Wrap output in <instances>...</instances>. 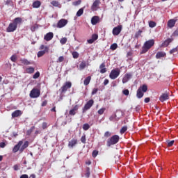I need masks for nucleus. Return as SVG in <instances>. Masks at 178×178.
I'll use <instances>...</instances> for the list:
<instances>
[{
  "mask_svg": "<svg viewBox=\"0 0 178 178\" xmlns=\"http://www.w3.org/2000/svg\"><path fill=\"white\" fill-rule=\"evenodd\" d=\"M77 143H78V140L77 139H72L70 141H69L68 143V147L69 148H73V147L77 145Z\"/></svg>",
  "mask_w": 178,
  "mask_h": 178,
  "instance_id": "nucleus-17",
  "label": "nucleus"
},
{
  "mask_svg": "<svg viewBox=\"0 0 178 178\" xmlns=\"http://www.w3.org/2000/svg\"><path fill=\"white\" fill-rule=\"evenodd\" d=\"M72 55L74 59H77V58H79V54L77 51H73L72 53Z\"/></svg>",
  "mask_w": 178,
  "mask_h": 178,
  "instance_id": "nucleus-43",
  "label": "nucleus"
},
{
  "mask_svg": "<svg viewBox=\"0 0 178 178\" xmlns=\"http://www.w3.org/2000/svg\"><path fill=\"white\" fill-rule=\"evenodd\" d=\"M98 155V150H94L92 153V156L93 158H96V156Z\"/></svg>",
  "mask_w": 178,
  "mask_h": 178,
  "instance_id": "nucleus-48",
  "label": "nucleus"
},
{
  "mask_svg": "<svg viewBox=\"0 0 178 178\" xmlns=\"http://www.w3.org/2000/svg\"><path fill=\"white\" fill-rule=\"evenodd\" d=\"M60 44H62V45H65V44H66V42H67V38H63L60 39Z\"/></svg>",
  "mask_w": 178,
  "mask_h": 178,
  "instance_id": "nucleus-41",
  "label": "nucleus"
},
{
  "mask_svg": "<svg viewBox=\"0 0 178 178\" xmlns=\"http://www.w3.org/2000/svg\"><path fill=\"white\" fill-rule=\"evenodd\" d=\"M175 52H177V48H174L170 51V54H175Z\"/></svg>",
  "mask_w": 178,
  "mask_h": 178,
  "instance_id": "nucleus-56",
  "label": "nucleus"
},
{
  "mask_svg": "<svg viewBox=\"0 0 178 178\" xmlns=\"http://www.w3.org/2000/svg\"><path fill=\"white\" fill-rule=\"evenodd\" d=\"M41 95V91L37 88H33L30 92V97L31 98H38Z\"/></svg>",
  "mask_w": 178,
  "mask_h": 178,
  "instance_id": "nucleus-8",
  "label": "nucleus"
},
{
  "mask_svg": "<svg viewBox=\"0 0 178 178\" xmlns=\"http://www.w3.org/2000/svg\"><path fill=\"white\" fill-rule=\"evenodd\" d=\"M99 5H101V0H95L91 6V10L92 12H97V10H98L99 8Z\"/></svg>",
  "mask_w": 178,
  "mask_h": 178,
  "instance_id": "nucleus-10",
  "label": "nucleus"
},
{
  "mask_svg": "<svg viewBox=\"0 0 178 178\" xmlns=\"http://www.w3.org/2000/svg\"><path fill=\"white\" fill-rule=\"evenodd\" d=\"M130 79H131V74H130V73L126 74L122 79L123 84H125V83H127V81H129V80H130Z\"/></svg>",
  "mask_w": 178,
  "mask_h": 178,
  "instance_id": "nucleus-18",
  "label": "nucleus"
},
{
  "mask_svg": "<svg viewBox=\"0 0 178 178\" xmlns=\"http://www.w3.org/2000/svg\"><path fill=\"white\" fill-rule=\"evenodd\" d=\"M76 111H79V105H75L74 108L70 111L69 115H70V116H74Z\"/></svg>",
  "mask_w": 178,
  "mask_h": 178,
  "instance_id": "nucleus-19",
  "label": "nucleus"
},
{
  "mask_svg": "<svg viewBox=\"0 0 178 178\" xmlns=\"http://www.w3.org/2000/svg\"><path fill=\"white\" fill-rule=\"evenodd\" d=\"M42 128L43 130H45V129H48V123L42 122Z\"/></svg>",
  "mask_w": 178,
  "mask_h": 178,
  "instance_id": "nucleus-47",
  "label": "nucleus"
},
{
  "mask_svg": "<svg viewBox=\"0 0 178 178\" xmlns=\"http://www.w3.org/2000/svg\"><path fill=\"white\" fill-rule=\"evenodd\" d=\"M81 141L83 144H86L87 143V138H86V134H83L81 138Z\"/></svg>",
  "mask_w": 178,
  "mask_h": 178,
  "instance_id": "nucleus-39",
  "label": "nucleus"
},
{
  "mask_svg": "<svg viewBox=\"0 0 178 178\" xmlns=\"http://www.w3.org/2000/svg\"><path fill=\"white\" fill-rule=\"evenodd\" d=\"M41 134V131H40L37 130V131H35V136H37V135H38V134Z\"/></svg>",
  "mask_w": 178,
  "mask_h": 178,
  "instance_id": "nucleus-63",
  "label": "nucleus"
},
{
  "mask_svg": "<svg viewBox=\"0 0 178 178\" xmlns=\"http://www.w3.org/2000/svg\"><path fill=\"white\" fill-rule=\"evenodd\" d=\"M35 69L33 67H29L26 69V72L28 73L29 74H33L34 73Z\"/></svg>",
  "mask_w": 178,
  "mask_h": 178,
  "instance_id": "nucleus-28",
  "label": "nucleus"
},
{
  "mask_svg": "<svg viewBox=\"0 0 178 178\" xmlns=\"http://www.w3.org/2000/svg\"><path fill=\"white\" fill-rule=\"evenodd\" d=\"M69 88H72V82L66 81L60 88L61 94L66 92Z\"/></svg>",
  "mask_w": 178,
  "mask_h": 178,
  "instance_id": "nucleus-9",
  "label": "nucleus"
},
{
  "mask_svg": "<svg viewBox=\"0 0 178 178\" xmlns=\"http://www.w3.org/2000/svg\"><path fill=\"white\" fill-rule=\"evenodd\" d=\"M97 92H98V88H93L91 94L92 95H95Z\"/></svg>",
  "mask_w": 178,
  "mask_h": 178,
  "instance_id": "nucleus-52",
  "label": "nucleus"
},
{
  "mask_svg": "<svg viewBox=\"0 0 178 178\" xmlns=\"http://www.w3.org/2000/svg\"><path fill=\"white\" fill-rule=\"evenodd\" d=\"M111 134H111V132H109V131H106V132L104 133V137H106V138L111 137Z\"/></svg>",
  "mask_w": 178,
  "mask_h": 178,
  "instance_id": "nucleus-53",
  "label": "nucleus"
},
{
  "mask_svg": "<svg viewBox=\"0 0 178 178\" xmlns=\"http://www.w3.org/2000/svg\"><path fill=\"white\" fill-rule=\"evenodd\" d=\"M99 69L100 73H102V74H104V73H106V68H105V63H103L99 65Z\"/></svg>",
  "mask_w": 178,
  "mask_h": 178,
  "instance_id": "nucleus-25",
  "label": "nucleus"
},
{
  "mask_svg": "<svg viewBox=\"0 0 178 178\" xmlns=\"http://www.w3.org/2000/svg\"><path fill=\"white\" fill-rule=\"evenodd\" d=\"M66 24H67V19H61L58 21V24H57V27L58 29H62V27H65V26H66Z\"/></svg>",
  "mask_w": 178,
  "mask_h": 178,
  "instance_id": "nucleus-14",
  "label": "nucleus"
},
{
  "mask_svg": "<svg viewBox=\"0 0 178 178\" xmlns=\"http://www.w3.org/2000/svg\"><path fill=\"white\" fill-rule=\"evenodd\" d=\"M90 175L91 172H90V167H87L86 169L85 177L88 178Z\"/></svg>",
  "mask_w": 178,
  "mask_h": 178,
  "instance_id": "nucleus-32",
  "label": "nucleus"
},
{
  "mask_svg": "<svg viewBox=\"0 0 178 178\" xmlns=\"http://www.w3.org/2000/svg\"><path fill=\"white\" fill-rule=\"evenodd\" d=\"M63 60H65V57H63V56H60L57 60V62H63Z\"/></svg>",
  "mask_w": 178,
  "mask_h": 178,
  "instance_id": "nucleus-54",
  "label": "nucleus"
},
{
  "mask_svg": "<svg viewBox=\"0 0 178 178\" xmlns=\"http://www.w3.org/2000/svg\"><path fill=\"white\" fill-rule=\"evenodd\" d=\"M54 38V33L49 32L46 35H44V40L45 41H51Z\"/></svg>",
  "mask_w": 178,
  "mask_h": 178,
  "instance_id": "nucleus-15",
  "label": "nucleus"
},
{
  "mask_svg": "<svg viewBox=\"0 0 178 178\" xmlns=\"http://www.w3.org/2000/svg\"><path fill=\"white\" fill-rule=\"evenodd\" d=\"M90 129V124L86 123L83 125V129L85 130V131H87Z\"/></svg>",
  "mask_w": 178,
  "mask_h": 178,
  "instance_id": "nucleus-45",
  "label": "nucleus"
},
{
  "mask_svg": "<svg viewBox=\"0 0 178 178\" xmlns=\"http://www.w3.org/2000/svg\"><path fill=\"white\" fill-rule=\"evenodd\" d=\"M156 26V22L154 21H150L149 22V27H151V29H154V27Z\"/></svg>",
  "mask_w": 178,
  "mask_h": 178,
  "instance_id": "nucleus-36",
  "label": "nucleus"
},
{
  "mask_svg": "<svg viewBox=\"0 0 178 178\" xmlns=\"http://www.w3.org/2000/svg\"><path fill=\"white\" fill-rule=\"evenodd\" d=\"M86 165H91V161H88L86 162Z\"/></svg>",
  "mask_w": 178,
  "mask_h": 178,
  "instance_id": "nucleus-64",
  "label": "nucleus"
},
{
  "mask_svg": "<svg viewBox=\"0 0 178 178\" xmlns=\"http://www.w3.org/2000/svg\"><path fill=\"white\" fill-rule=\"evenodd\" d=\"M22 145H23V140L19 141L18 143L14 146L13 149V152H14V154H16L17 151H20V147H22Z\"/></svg>",
  "mask_w": 178,
  "mask_h": 178,
  "instance_id": "nucleus-13",
  "label": "nucleus"
},
{
  "mask_svg": "<svg viewBox=\"0 0 178 178\" xmlns=\"http://www.w3.org/2000/svg\"><path fill=\"white\" fill-rule=\"evenodd\" d=\"M10 59L11 62H16V60H17V55L16 54L13 55Z\"/></svg>",
  "mask_w": 178,
  "mask_h": 178,
  "instance_id": "nucleus-40",
  "label": "nucleus"
},
{
  "mask_svg": "<svg viewBox=\"0 0 178 178\" xmlns=\"http://www.w3.org/2000/svg\"><path fill=\"white\" fill-rule=\"evenodd\" d=\"M120 75V70H111L109 77L111 80H115Z\"/></svg>",
  "mask_w": 178,
  "mask_h": 178,
  "instance_id": "nucleus-6",
  "label": "nucleus"
},
{
  "mask_svg": "<svg viewBox=\"0 0 178 178\" xmlns=\"http://www.w3.org/2000/svg\"><path fill=\"white\" fill-rule=\"evenodd\" d=\"M33 8H40V6H41V1H35L33 3V5H32Z\"/></svg>",
  "mask_w": 178,
  "mask_h": 178,
  "instance_id": "nucleus-29",
  "label": "nucleus"
},
{
  "mask_svg": "<svg viewBox=\"0 0 178 178\" xmlns=\"http://www.w3.org/2000/svg\"><path fill=\"white\" fill-rule=\"evenodd\" d=\"M87 66H88V63L86 61H82L79 65V69L80 70H84Z\"/></svg>",
  "mask_w": 178,
  "mask_h": 178,
  "instance_id": "nucleus-24",
  "label": "nucleus"
},
{
  "mask_svg": "<svg viewBox=\"0 0 178 178\" xmlns=\"http://www.w3.org/2000/svg\"><path fill=\"white\" fill-rule=\"evenodd\" d=\"M91 23L92 26H95L97 23H99V17L98 16H93L91 19Z\"/></svg>",
  "mask_w": 178,
  "mask_h": 178,
  "instance_id": "nucleus-21",
  "label": "nucleus"
},
{
  "mask_svg": "<svg viewBox=\"0 0 178 178\" xmlns=\"http://www.w3.org/2000/svg\"><path fill=\"white\" fill-rule=\"evenodd\" d=\"M98 40V34H93L92 35L91 39L88 40V44H92L95 41H97Z\"/></svg>",
  "mask_w": 178,
  "mask_h": 178,
  "instance_id": "nucleus-20",
  "label": "nucleus"
},
{
  "mask_svg": "<svg viewBox=\"0 0 178 178\" xmlns=\"http://www.w3.org/2000/svg\"><path fill=\"white\" fill-rule=\"evenodd\" d=\"M20 178H29V175H22Z\"/></svg>",
  "mask_w": 178,
  "mask_h": 178,
  "instance_id": "nucleus-62",
  "label": "nucleus"
},
{
  "mask_svg": "<svg viewBox=\"0 0 178 178\" xmlns=\"http://www.w3.org/2000/svg\"><path fill=\"white\" fill-rule=\"evenodd\" d=\"M168 99H169V92H168L163 93L159 97V101H161V102H165V101H168Z\"/></svg>",
  "mask_w": 178,
  "mask_h": 178,
  "instance_id": "nucleus-12",
  "label": "nucleus"
},
{
  "mask_svg": "<svg viewBox=\"0 0 178 178\" xmlns=\"http://www.w3.org/2000/svg\"><path fill=\"white\" fill-rule=\"evenodd\" d=\"M81 3V0H78V1H74V3H73V5L74 6H79V5H80Z\"/></svg>",
  "mask_w": 178,
  "mask_h": 178,
  "instance_id": "nucleus-49",
  "label": "nucleus"
},
{
  "mask_svg": "<svg viewBox=\"0 0 178 178\" xmlns=\"http://www.w3.org/2000/svg\"><path fill=\"white\" fill-rule=\"evenodd\" d=\"M148 91V86L144 84L142 86H140L136 92L137 98H143L144 97V92H147Z\"/></svg>",
  "mask_w": 178,
  "mask_h": 178,
  "instance_id": "nucleus-4",
  "label": "nucleus"
},
{
  "mask_svg": "<svg viewBox=\"0 0 178 178\" xmlns=\"http://www.w3.org/2000/svg\"><path fill=\"white\" fill-rule=\"evenodd\" d=\"M151 101V99L149 97H146L144 99V102H145V104H148V102H149Z\"/></svg>",
  "mask_w": 178,
  "mask_h": 178,
  "instance_id": "nucleus-58",
  "label": "nucleus"
},
{
  "mask_svg": "<svg viewBox=\"0 0 178 178\" xmlns=\"http://www.w3.org/2000/svg\"><path fill=\"white\" fill-rule=\"evenodd\" d=\"M6 147V143L1 142L0 143V148H5Z\"/></svg>",
  "mask_w": 178,
  "mask_h": 178,
  "instance_id": "nucleus-57",
  "label": "nucleus"
},
{
  "mask_svg": "<svg viewBox=\"0 0 178 178\" xmlns=\"http://www.w3.org/2000/svg\"><path fill=\"white\" fill-rule=\"evenodd\" d=\"M105 111H106V108H100L99 110H98L97 113H98L99 115H104V112H105Z\"/></svg>",
  "mask_w": 178,
  "mask_h": 178,
  "instance_id": "nucleus-44",
  "label": "nucleus"
},
{
  "mask_svg": "<svg viewBox=\"0 0 178 178\" xmlns=\"http://www.w3.org/2000/svg\"><path fill=\"white\" fill-rule=\"evenodd\" d=\"M20 62L23 64V65H31V62L29 61V60L26 59V58H22L20 60Z\"/></svg>",
  "mask_w": 178,
  "mask_h": 178,
  "instance_id": "nucleus-31",
  "label": "nucleus"
},
{
  "mask_svg": "<svg viewBox=\"0 0 178 178\" xmlns=\"http://www.w3.org/2000/svg\"><path fill=\"white\" fill-rule=\"evenodd\" d=\"M118 115L117 114H115L114 115H111L110 118H109V120H111V122L113 121V120L115 119V118H117Z\"/></svg>",
  "mask_w": 178,
  "mask_h": 178,
  "instance_id": "nucleus-55",
  "label": "nucleus"
},
{
  "mask_svg": "<svg viewBox=\"0 0 178 178\" xmlns=\"http://www.w3.org/2000/svg\"><path fill=\"white\" fill-rule=\"evenodd\" d=\"M40 77V72H37L35 73V74L33 76V79H38Z\"/></svg>",
  "mask_w": 178,
  "mask_h": 178,
  "instance_id": "nucleus-51",
  "label": "nucleus"
},
{
  "mask_svg": "<svg viewBox=\"0 0 178 178\" xmlns=\"http://www.w3.org/2000/svg\"><path fill=\"white\" fill-rule=\"evenodd\" d=\"M126 131H127V127L126 126L122 127L120 130L121 134H124V133H126Z\"/></svg>",
  "mask_w": 178,
  "mask_h": 178,
  "instance_id": "nucleus-46",
  "label": "nucleus"
},
{
  "mask_svg": "<svg viewBox=\"0 0 178 178\" xmlns=\"http://www.w3.org/2000/svg\"><path fill=\"white\" fill-rule=\"evenodd\" d=\"M118 49V44L116 43L112 44L110 47V49H111L112 51H115V49Z\"/></svg>",
  "mask_w": 178,
  "mask_h": 178,
  "instance_id": "nucleus-37",
  "label": "nucleus"
},
{
  "mask_svg": "<svg viewBox=\"0 0 178 178\" xmlns=\"http://www.w3.org/2000/svg\"><path fill=\"white\" fill-rule=\"evenodd\" d=\"M107 84H109V80L108 79H105L104 81V85L107 86Z\"/></svg>",
  "mask_w": 178,
  "mask_h": 178,
  "instance_id": "nucleus-59",
  "label": "nucleus"
},
{
  "mask_svg": "<svg viewBox=\"0 0 178 178\" xmlns=\"http://www.w3.org/2000/svg\"><path fill=\"white\" fill-rule=\"evenodd\" d=\"M23 23V19L22 17H16L13 19V22H10L6 29L7 33H13L16 31L17 26H20Z\"/></svg>",
  "mask_w": 178,
  "mask_h": 178,
  "instance_id": "nucleus-1",
  "label": "nucleus"
},
{
  "mask_svg": "<svg viewBox=\"0 0 178 178\" xmlns=\"http://www.w3.org/2000/svg\"><path fill=\"white\" fill-rule=\"evenodd\" d=\"M23 115V113L20 110H16L14 112L12 113V118H19V116H22Z\"/></svg>",
  "mask_w": 178,
  "mask_h": 178,
  "instance_id": "nucleus-16",
  "label": "nucleus"
},
{
  "mask_svg": "<svg viewBox=\"0 0 178 178\" xmlns=\"http://www.w3.org/2000/svg\"><path fill=\"white\" fill-rule=\"evenodd\" d=\"M34 129H35V126L31 127V129H29V130L26 131L27 136H30V135L31 134V133H33V131H34Z\"/></svg>",
  "mask_w": 178,
  "mask_h": 178,
  "instance_id": "nucleus-38",
  "label": "nucleus"
},
{
  "mask_svg": "<svg viewBox=\"0 0 178 178\" xmlns=\"http://www.w3.org/2000/svg\"><path fill=\"white\" fill-rule=\"evenodd\" d=\"M83 13H84V9L83 8H80L77 13H76V16L78 17H80V16H81V15H83Z\"/></svg>",
  "mask_w": 178,
  "mask_h": 178,
  "instance_id": "nucleus-34",
  "label": "nucleus"
},
{
  "mask_svg": "<svg viewBox=\"0 0 178 178\" xmlns=\"http://www.w3.org/2000/svg\"><path fill=\"white\" fill-rule=\"evenodd\" d=\"M143 33V30H139L135 33V38H139L141 37V34Z\"/></svg>",
  "mask_w": 178,
  "mask_h": 178,
  "instance_id": "nucleus-35",
  "label": "nucleus"
},
{
  "mask_svg": "<svg viewBox=\"0 0 178 178\" xmlns=\"http://www.w3.org/2000/svg\"><path fill=\"white\" fill-rule=\"evenodd\" d=\"M36 29H37V26H33L31 27V31H35Z\"/></svg>",
  "mask_w": 178,
  "mask_h": 178,
  "instance_id": "nucleus-60",
  "label": "nucleus"
},
{
  "mask_svg": "<svg viewBox=\"0 0 178 178\" xmlns=\"http://www.w3.org/2000/svg\"><path fill=\"white\" fill-rule=\"evenodd\" d=\"M166 56V53L163 51H159L156 54V59H161V58H165Z\"/></svg>",
  "mask_w": 178,
  "mask_h": 178,
  "instance_id": "nucleus-22",
  "label": "nucleus"
},
{
  "mask_svg": "<svg viewBox=\"0 0 178 178\" xmlns=\"http://www.w3.org/2000/svg\"><path fill=\"white\" fill-rule=\"evenodd\" d=\"M122 94H124V95H129V94H130V91H129L128 89H125L122 91Z\"/></svg>",
  "mask_w": 178,
  "mask_h": 178,
  "instance_id": "nucleus-50",
  "label": "nucleus"
},
{
  "mask_svg": "<svg viewBox=\"0 0 178 178\" xmlns=\"http://www.w3.org/2000/svg\"><path fill=\"white\" fill-rule=\"evenodd\" d=\"M122 25H118L113 29V34L114 35H119L122 32Z\"/></svg>",
  "mask_w": 178,
  "mask_h": 178,
  "instance_id": "nucleus-11",
  "label": "nucleus"
},
{
  "mask_svg": "<svg viewBox=\"0 0 178 178\" xmlns=\"http://www.w3.org/2000/svg\"><path fill=\"white\" fill-rule=\"evenodd\" d=\"M119 140H120V137H119L118 135H113L107 140V147H111V145H115V144H118V143H119Z\"/></svg>",
  "mask_w": 178,
  "mask_h": 178,
  "instance_id": "nucleus-3",
  "label": "nucleus"
},
{
  "mask_svg": "<svg viewBox=\"0 0 178 178\" xmlns=\"http://www.w3.org/2000/svg\"><path fill=\"white\" fill-rule=\"evenodd\" d=\"M92 105H94V100L90 99L88 102H86V104L82 108L83 113H86V112H87L88 109H91V107L92 106Z\"/></svg>",
  "mask_w": 178,
  "mask_h": 178,
  "instance_id": "nucleus-7",
  "label": "nucleus"
},
{
  "mask_svg": "<svg viewBox=\"0 0 178 178\" xmlns=\"http://www.w3.org/2000/svg\"><path fill=\"white\" fill-rule=\"evenodd\" d=\"M176 24V20L175 19H170L168 22V26L170 29H172L175 27V25Z\"/></svg>",
  "mask_w": 178,
  "mask_h": 178,
  "instance_id": "nucleus-23",
  "label": "nucleus"
},
{
  "mask_svg": "<svg viewBox=\"0 0 178 178\" xmlns=\"http://www.w3.org/2000/svg\"><path fill=\"white\" fill-rule=\"evenodd\" d=\"M165 144L167 147H172L173 144H175V140H166Z\"/></svg>",
  "mask_w": 178,
  "mask_h": 178,
  "instance_id": "nucleus-33",
  "label": "nucleus"
},
{
  "mask_svg": "<svg viewBox=\"0 0 178 178\" xmlns=\"http://www.w3.org/2000/svg\"><path fill=\"white\" fill-rule=\"evenodd\" d=\"M153 45H155V40L154 39L146 41L142 47L140 54H146V52H148V51L152 48Z\"/></svg>",
  "mask_w": 178,
  "mask_h": 178,
  "instance_id": "nucleus-2",
  "label": "nucleus"
},
{
  "mask_svg": "<svg viewBox=\"0 0 178 178\" xmlns=\"http://www.w3.org/2000/svg\"><path fill=\"white\" fill-rule=\"evenodd\" d=\"M51 4L53 6H55L56 8H58V6H59V1H52L51 2Z\"/></svg>",
  "mask_w": 178,
  "mask_h": 178,
  "instance_id": "nucleus-42",
  "label": "nucleus"
},
{
  "mask_svg": "<svg viewBox=\"0 0 178 178\" xmlns=\"http://www.w3.org/2000/svg\"><path fill=\"white\" fill-rule=\"evenodd\" d=\"M170 42H172V39L168 38L161 44V47H168Z\"/></svg>",
  "mask_w": 178,
  "mask_h": 178,
  "instance_id": "nucleus-26",
  "label": "nucleus"
},
{
  "mask_svg": "<svg viewBox=\"0 0 178 178\" xmlns=\"http://www.w3.org/2000/svg\"><path fill=\"white\" fill-rule=\"evenodd\" d=\"M27 147H29V141H25L24 143V145H22L19 149V152H23V151H24V149H26V148H27Z\"/></svg>",
  "mask_w": 178,
  "mask_h": 178,
  "instance_id": "nucleus-27",
  "label": "nucleus"
},
{
  "mask_svg": "<svg viewBox=\"0 0 178 178\" xmlns=\"http://www.w3.org/2000/svg\"><path fill=\"white\" fill-rule=\"evenodd\" d=\"M39 49L41 51L38 52V58H41V56H44V54H48L49 52V47L44 44L40 45Z\"/></svg>",
  "mask_w": 178,
  "mask_h": 178,
  "instance_id": "nucleus-5",
  "label": "nucleus"
},
{
  "mask_svg": "<svg viewBox=\"0 0 178 178\" xmlns=\"http://www.w3.org/2000/svg\"><path fill=\"white\" fill-rule=\"evenodd\" d=\"M91 81V76H88V77H86L85 79V80L83 81V84L84 86H88V84H90V82Z\"/></svg>",
  "mask_w": 178,
  "mask_h": 178,
  "instance_id": "nucleus-30",
  "label": "nucleus"
},
{
  "mask_svg": "<svg viewBox=\"0 0 178 178\" xmlns=\"http://www.w3.org/2000/svg\"><path fill=\"white\" fill-rule=\"evenodd\" d=\"M47 104H48V102L45 100L42 103V106H47Z\"/></svg>",
  "mask_w": 178,
  "mask_h": 178,
  "instance_id": "nucleus-61",
  "label": "nucleus"
}]
</instances>
